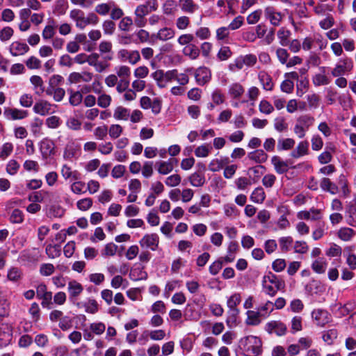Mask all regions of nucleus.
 Masks as SVG:
<instances>
[{
  "label": "nucleus",
  "mask_w": 356,
  "mask_h": 356,
  "mask_svg": "<svg viewBox=\"0 0 356 356\" xmlns=\"http://www.w3.org/2000/svg\"><path fill=\"white\" fill-rule=\"evenodd\" d=\"M70 18L74 22L76 27L80 30L85 29L89 25L95 26L99 22V17L95 13H86L79 8L70 10Z\"/></svg>",
  "instance_id": "nucleus-1"
},
{
  "label": "nucleus",
  "mask_w": 356,
  "mask_h": 356,
  "mask_svg": "<svg viewBox=\"0 0 356 356\" xmlns=\"http://www.w3.org/2000/svg\"><path fill=\"white\" fill-rule=\"evenodd\" d=\"M248 356H257L261 352V341L255 336L249 335L240 341Z\"/></svg>",
  "instance_id": "nucleus-2"
},
{
  "label": "nucleus",
  "mask_w": 356,
  "mask_h": 356,
  "mask_svg": "<svg viewBox=\"0 0 356 356\" xmlns=\"http://www.w3.org/2000/svg\"><path fill=\"white\" fill-rule=\"evenodd\" d=\"M314 118L307 114L299 116L296 119L293 127L294 134L299 138H305L309 128L314 124Z\"/></svg>",
  "instance_id": "nucleus-3"
},
{
  "label": "nucleus",
  "mask_w": 356,
  "mask_h": 356,
  "mask_svg": "<svg viewBox=\"0 0 356 356\" xmlns=\"http://www.w3.org/2000/svg\"><path fill=\"white\" fill-rule=\"evenodd\" d=\"M113 59L111 54L104 55L102 60H100V55L97 53H92L88 56V63L92 66L96 72H103L109 67L108 62Z\"/></svg>",
  "instance_id": "nucleus-4"
},
{
  "label": "nucleus",
  "mask_w": 356,
  "mask_h": 356,
  "mask_svg": "<svg viewBox=\"0 0 356 356\" xmlns=\"http://www.w3.org/2000/svg\"><path fill=\"white\" fill-rule=\"evenodd\" d=\"M283 283L279 278L272 274L269 273L265 275L263 279V286L265 292L270 296H274L277 291L283 288Z\"/></svg>",
  "instance_id": "nucleus-5"
},
{
  "label": "nucleus",
  "mask_w": 356,
  "mask_h": 356,
  "mask_svg": "<svg viewBox=\"0 0 356 356\" xmlns=\"http://www.w3.org/2000/svg\"><path fill=\"white\" fill-rule=\"evenodd\" d=\"M353 68V62L350 58L343 56L340 58L331 72L334 77L343 76L350 72Z\"/></svg>",
  "instance_id": "nucleus-6"
},
{
  "label": "nucleus",
  "mask_w": 356,
  "mask_h": 356,
  "mask_svg": "<svg viewBox=\"0 0 356 356\" xmlns=\"http://www.w3.org/2000/svg\"><path fill=\"white\" fill-rule=\"evenodd\" d=\"M80 154V145L72 140L68 141L63 150V159L66 161H72L73 159L79 158Z\"/></svg>",
  "instance_id": "nucleus-7"
},
{
  "label": "nucleus",
  "mask_w": 356,
  "mask_h": 356,
  "mask_svg": "<svg viewBox=\"0 0 356 356\" xmlns=\"http://www.w3.org/2000/svg\"><path fill=\"white\" fill-rule=\"evenodd\" d=\"M139 244L143 248H147L152 251H155L159 247V236L156 233L146 234L140 240Z\"/></svg>",
  "instance_id": "nucleus-8"
},
{
  "label": "nucleus",
  "mask_w": 356,
  "mask_h": 356,
  "mask_svg": "<svg viewBox=\"0 0 356 356\" xmlns=\"http://www.w3.org/2000/svg\"><path fill=\"white\" fill-rule=\"evenodd\" d=\"M265 330L269 333H275L277 336H284L287 332V326L281 321H271L265 325Z\"/></svg>",
  "instance_id": "nucleus-9"
},
{
  "label": "nucleus",
  "mask_w": 356,
  "mask_h": 356,
  "mask_svg": "<svg viewBox=\"0 0 356 356\" xmlns=\"http://www.w3.org/2000/svg\"><path fill=\"white\" fill-rule=\"evenodd\" d=\"M118 58L122 62H129L131 65H135L140 60V55L138 50L120 49L118 52Z\"/></svg>",
  "instance_id": "nucleus-10"
},
{
  "label": "nucleus",
  "mask_w": 356,
  "mask_h": 356,
  "mask_svg": "<svg viewBox=\"0 0 356 356\" xmlns=\"http://www.w3.org/2000/svg\"><path fill=\"white\" fill-rule=\"evenodd\" d=\"M312 318L316 325L319 327H324L331 321V315L325 309H316L312 312Z\"/></svg>",
  "instance_id": "nucleus-11"
},
{
  "label": "nucleus",
  "mask_w": 356,
  "mask_h": 356,
  "mask_svg": "<svg viewBox=\"0 0 356 356\" xmlns=\"http://www.w3.org/2000/svg\"><path fill=\"white\" fill-rule=\"evenodd\" d=\"M297 218L300 220L317 221L323 218V213L321 209L311 208L309 210H303L297 213Z\"/></svg>",
  "instance_id": "nucleus-12"
},
{
  "label": "nucleus",
  "mask_w": 356,
  "mask_h": 356,
  "mask_svg": "<svg viewBox=\"0 0 356 356\" xmlns=\"http://www.w3.org/2000/svg\"><path fill=\"white\" fill-rule=\"evenodd\" d=\"M29 111L17 108H5L3 111L4 117L8 120H20L29 116Z\"/></svg>",
  "instance_id": "nucleus-13"
},
{
  "label": "nucleus",
  "mask_w": 356,
  "mask_h": 356,
  "mask_svg": "<svg viewBox=\"0 0 356 356\" xmlns=\"http://www.w3.org/2000/svg\"><path fill=\"white\" fill-rule=\"evenodd\" d=\"M67 291L70 300L74 303L78 297L83 293V285L76 280H71L67 284Z\"/></svg>",
  "instance_id": "nucleus-14"
},
{
  "label": "nucleus",
  "mask_w": 356,
  "mask_h": 356,
  "mask_svg": "<svg viewBox=\"0 0 356 356\" xmlns=\"http://www.w3.org/2000/svg\"><path fill=\"white\" fill-rule=\"evenodd\" d=\"M264 15L265 17L270 21V24L275 26L280 25L283 17L281 13L277 11L273 6H267L265 8Z\"/></svg>",
  "instance_id": "nucleus-15"
},
{
  "label": "nucleus",
  "mask_w": 356,
  "mask_h": 356,
  "mask_svg": "<svg viewBox=\"0 0 356 356\" xmlns=\"http://www.w3.org/2000/svg\"><path fill=\"white\" fill-rule=\"evenodd\" d=\"M29 45L23 42L17 40L13 42L9 47V51L13 56H23L29 51Z\"/></svg>",
  "instance_id": "nucleus-16"
},
{
  "label": "nucleus",
  "mask_w": 356,
  "mask_h": 356,
  "mask_svg": "<svg viewBox=\"0 0 356 356\" xmlns=\"http://www.w3.org/2000/svg\"><path fill=\"white\" fill-rule=\"evenodd\" d=\"M195 78L198 85L204 86L211 80V70L206 67H200L195 72Z\"/></svg>",
  "instance_id": "nucleus-17"
},
{
  "label": "nucleus",
  "mask_w": 356,
  "mask_h": 356,
  "mask_svg": "<svg viewBox=\"0 0 356 356\" xmlns=\"http://www.w3.org/2000/svg\"><path fill=\"white\" fill-rule=\"evenodd\" d=\"M40 151L44 159L49 157L54 153L55 145L52 140L45 138H43L40 144Z\"/></svg>",
  "instance_id": "nucleus-18"
},
{
  "label": "nucleus",
  "mask_w": 356,
  "mask_h": 356,
  "mask_svg": "<svg viewBox=\"0 0 356 356\" xmlns=\"http://www.w3.org/2000/svg\"><path fill=\"white\" fill-rule=\"evenodd\" d=\"M320 72L312 76V83L315 86H327L330 83L331 79L326 74V67H321Z\"/></svg>",
  "instance_id": "nucleus-19"
},
{
  "label": "nucleus",
  "mask_w": 356,
  "mask_h": 356,
  "mask_svg": "<svg viewBox=\"0 0 356 356\" xmlns=\"http://www.w3.org/2000/svg\"><path fill=\"white\" fill-rule=\"evenodd\" d=\"M33 110L35 113L40 115H46L54 112L53 105L42 99L34 104Z\"/></svg>",
  "instance_id": "nucleus-20"
},
{
  "label": "nucleus",
  "mask_w": 356,
  "mask_h": 356,
  "mask_svg": "<svg viewBox=\"0 0 356 356\" xmlns=\"http://www.w3.org/2000/svg\"><path fill=\"white\" fill-rule=\"evenodd\" d=\"M271 163L274 167L275 172L278 174L286 173L289 169L287 161L282 160L279 156H273L271 158Z\"/></svg>",
  "instance_id": "nucleus-21"
},
{
  "label": "nucleus",
  "mask_w": 356,
  "mask_h": 356,
  "mask_svg": "<svg viewBox=\"0 0 356 356\" xmlns=\"http://www.w3.org/2000/svg\"><path fill=\"white\" fill-rule=\"evenodd\" d=\"M78 308H84L86 313L96 314L99 310V305L94 299H88L86 302H78L75 303Z\"/></svg>",
  "instance_id": "nucleus-22"
},
{
  "label": "nucleus",
  "mask_w": 356,
  "mask_h": 356,
  "mask_svg": "<svg viewBox=\"0 0 356 356\" xmlns=\"http://www.w3.org/2000/svg\"><path fill=\"white\" fill-rule=\"evenodd\" d=\"M12 339V330L8 325L0 326V348L8 345Z\"/></svg>",
  "instance_id": "nucleus-23"
},
{
  "label": "nucleus",
  "mask_w": 356,
  "mask_h": 356,
  "mask_svg": "<svg viewBox=\"0 0 356 356\" xmlns=\"http://www.w3.org/2000/svg\"><path fill=\"white\" fill-rule=\"evenodd\" d=\"M60 174L65 180H79L80 177L79 172L76 170H73L67 164L61 166Z\"/></svg>",
  "instance_id": "nucleus-24"
},
{
  "label": "nucleus",
  "mask_w": 356,
  "mask_h": 356,
  "mask_svg": "<svg viewBox=\"0 0 356 356\" xmlns=\"http://www.w3.org/2000/svg\"><path fill=\"white\" fill-rule=\"evenodd\" d=\"M309 154V143L300 141L296 147L291 152V156L293 159H298Z\"/></svg>",
  "instance_id": "nucleus-25"
},
{
  "label": "nucleus",
  "mask_w": 356,
  "mask_h": 356,
  "mask_svg": "<svg viewBox=\"0 0 356 356\" xmlns=\"http://www.w3.org/2000/svg\"><path fill=\"white\" fill-rule=\"evenodd\" d=\"M268 154L261 149H257L248 154V158L256 163H262L267 161Z\"/></svg>",
  "instance_id": "nucleus-26"
},
{
  "label": "nucleus",
  "mask_w": 356,
  "mask_h": 356,
  "mask_svg": "<svg viewBox=\"0 0 356 356\" xmlns=\"http://www.w3.org/2000/svg\"><path fill=\"white\" fill-rule=\"evenodd\" d=\"M337 235L341 241L348 242L353 240L356 235V232L352 228L342 227L337 231Z\"/></svg>",
  "instance_id": "nucleus-27"
},
{
  "label": "nucleus",
  "mask_w": 356,
  "mask_h": 356,
  "mask_svg": "<svg viewBox=\"0 0 356 356\" xmlns=\"http://www.w3.org/2000/svg\"><path fill=\"white\" fill-rule=\"evenodd\" d=\"M56 22L54 19H49L47 25L42 31V36L44 40L54 38L56 34Z\"/></svg>",
  "instance_id": "nucleus-28"
},
{
  "label": "nucleus",
  "mask_w": 356,
  "mask_h": 356,
  "mask_svg": "<svg viewBox=\"0 0 356 356\" xmlns=\"http://www.w3.org/2000/svg\"><path fill=\"white\" fill-rule=\"evenodd\" d=\"M245 92L244 87L239 83H232L228 88V95L236 99H240Z\"/></svg>",
  "instance_id": "nucleus-29"
},
{
  "label": "nucleus",
  "mask_w": 356,
  "mask_h": 356,
  "mask_svg": "<svg viewBox=\"0 0 356 356\" xmlns=\"http://www.w3.org/2000/svg\"><path fill=\"white\" fill-rule=\"evenodd\" d=\"M175 35L174 29L169 27H163L159 30L156 34L154 35L157 40L166 41L173 38Z\"/></svg>",
  "instance_id": "nucleus-30"
},
{
  "label": "nucleus",
  "mask_w": 356,
  "mask_h": 356,
  "mask_svg": "<svg viewBox=\"0 0 356 356\" xmlns=\"http://www.w3.org/2000/svg\"><path fill=\"white\" fill-rule=\"evenodd\" d=\"M311 267L316 273L323 274L327 269V263L325 258L319 257L312 262Z\"/></svg>",
  "instance_id": "nucleus-31"
},
{
  "label": "nucleus",
  "mask_w": 356,
  "mask_h": 356,
  "mask_svg": "<svg viewBox=\"0 0 356 356\" xmlns=\"http://www.w3.org/2000/svg\"><path fill=\"white\" fill-rule=\"evenodd\" d=\"M30 82L33 86V90L36 95H40L44 92V81L40 76L33 75L31 76Z\"/></svg>",
  "instance_id": "nucleus-32"
},
{
  "label": "nucleus",
  "mask_w": 356,
  "mask_h": 356,
  "mask_svg": "<svg viewBox=\"0 0 356 356\" xmlns=\"http://www.w3.org/2000/svg\"><path fill=\"white\" fill-rule=\"evenodd\" d=\"M259 79L264 90L270 91L273 89L274 83L272 78L266 72H260L259 73Z\"/></svg>",
  "instance_id": "nucleus-33"
},
{
  "label": "nucleus",
  "mask_w": 356,
  "mask_h": 356,
  "mask_svg": "<svg viewBox=\"0 0 356 356\" xmlns=\"http://www.w3.org/2000/svg\"><path fill=\"white\" fill-rule=\"evenodd\" d=\"M295 140L291 138H280L277 141V151H288L291 149L295 145Z\"/></svg>",
  "instance_id": "nucleus-34"
},
{
  "label": "nucleus",
  "mask_w": 356,
  "mask_h": 356,
  "mask_svg": "<svg viewBox=\"0 0 356 356\" xmlns=\"http://www.w3.org/2000/svg\"><path fill=\"white\" fill-rule=\"evenodd\" d=\"M247 318L245 323L248 325L256 326L260 324L261 315L257 312L248 310L246 312Z\"/></svg>",
  "instance_id": "nucleus-35"
},
{
  "label": "nucleus",
  "mask_w": 356,
  "mask_h": 356,
  "mask_svg": "<svg viewBox=\"0 0 356 356\" xmlns=\"http://www.w3.org/2000/svg\"><path fill=\"white\" fill-rule=\"evenodd\" d=\"M305 104L302 102H299L296 99H291L286 103V111L289 113H293L298 110L302 111L305 109Z\"/></svg>",
  "instance_id": "nucleus-36"
},
{
  "label": "nucleus",
  "mask_w": 356,
  "mask_h": 356,
  "mask_svg": "<svg viewBox=\"0 0 356 356\" xmlns=\"http://www.w3.org/2000/svg\"><path fill=\"white\" fill-rule=\"evenodd\" d=\"M182 53L191 59L195 60L200 55V49L195 44H191L184 47Z\"/></svg>",
  "instance_id": "nucleus-37"
},
{
  "label": "nucleus",
  "mask_w": 356,
  "mask_h": 356,
  "mask_svg": "<svg viewBox=\"0 0 356 356\" xmlns=\"http://www.w3.org/2000/svg\"><path fill=\"white\" fill-rule=\"evenodd\" d=\"M250 199L257 204H262L266 199V193L262 187H257L252 192Z\"/></svg>",
  "instance_id": "nucleus-38"
},
{
  "label": "nucleus",
  "mask_w": 356,
  "mask_h": 356,
  "mask_svg": "<svg viewBox=\"0 0 356 356\" xmlns=\"http://www.w3.org/2000/svg\"><path fill=\"white\" fill-rule=\"evenodd\" d=\"M327 227L325 222L318 223L314 229L312 237L314 241H318L322 238L327 233Z\"/></svg>",
  "instance_id": "nucleus-39"
},
{
  "label": "nucleus",
  "mask_w": 356,
  "mask_h": 356,
  "mask_svg": "<svg viewBox=\"0 0 356 356\" xmlns=\"http://www.w3.org/2000/svg\"><path fill=\"white\" fill-rule=\"evenodd\" d=\"M239 310L229 309L227 316L226 318V324L229 327H234L238 324V314Z\"/></svg>",
  "instance_id": "nucleus-40"
},
{
  "label": "nucleus",
  "mask_w": 356,
  "mask_h": 356,
  "mask_svg": "<svg viewBox=\"0 0 356 356\" xmlns=\"http://www.w3.org/2000/svg\"><path fill=\"white\" fill-rule=\"evenodd\" d=\"M68 8V3L66 0H56L53 5V13L58 15L65 14Z\"/></svg>",
  "instance_id": "nucleus-41"
},
{
  "label": "nucleus",
  "mask_w": 356,
  "mask_h": 356,
  "mask_svg": "<svg viewBox=\"0 0 356 356\" xmlns=\"http://www.w3.org/2000/svg\"><path fill=\"white\" fill-rule=\"evenodd\" d=\"M188 180L191 186L201 187L205 183V177L202 174L194 172L188 177Z\"/></svg>",
  "instance_id": "nucleus-42"
},
{
  "label": "nucleus",
  "mask_w": 356,
  "mask_h": 356,
  "mask_svg": "<svg viewBox=\"0 0 356 356\" xmlns=\"http://www.w3.org/2000/svg\"><path fill=\"white\" fill-rule=\"evenodd\" d=\"M182 11L188 13H193L198 9V6L193 0H179Z\"/></svg>",
  "instance_id": "nucleus-43"
},
{
  "label": "nucleus",
  "mask_w": 356,
  "mask_h": 356,
  "mask_svg": "<svg viewBox=\"0 0 356 356\" xmlns=\"http://www.w3.org/2000/svg\"><path fill=\"white\" fill-rule=\"evenodd\" d=\"M241 302V296L239 293H234L227 298V306L229 309L239 310L238 305Z\"/></svg>",
  "instance_id": "nucleus-44"
},
{
  "label": "nucleus",
  "mask_w": 356,
  "mask_h": 356,
  "mask_svg": "<svg viewBox=\"0 0 356 356\" xmlns=\"http://www.w3.org/2000/svg\"><path fill=\"white\" fill-rule=\"evenodd\" d=\"M23 277L21 269L17 267H12L8 270L7 278L13 282H19Z\"/></svg>",
  "instance_id": "nucleus-45"
},
{
  "label": "nucleus",
  "mask_w": 356,
  "mask_h": 356,
  "mask_svg": "<svg viewBox=\"0 0 356 356\" xmlns=\"http://www.w3.org/2000/svg\"><path fill=\"white\" fill-rule=\"evenodd\" d=\"M157 171L161 175H168L173 170L174 166L170 161H159L156 163Z\"/></svg>",
  "instance_id": "nucleus-46"
},
{
  "label": "nucleus",
  "mask_w": 356,
  "mask_h": 356,
  "mask_svg": "<svg viewBox=\"0 0 356 356\" xmlns=\"http://www.w3.org/2000/svg\"><path fill=\"white\" fill-rule=\"evenodd\" d=\"M211 150L212 147L210 145L202 144L195 149L194 153L198 158H205L210 154Z\"/></svg>",
  "instance_id": "nucleus-47"
},
{
  "label": "nucleus",
  "mask_w": 356,
  "mask_h": 356,
  "mask_svg": "<svg viewBox=\"0 0 356 356\" xmlns=\"http://www.w3.org/2000/svg\"><path fill=\"white\" fill-rule=\"evenodd\" d=\"M130 116V111L123 106H118L113 112V117L118 120H127Z\"/></svg>",
  "instance_id": "nucleus-48"
},
{
  "label": "nucleus",
  "mask_w": 356,
  "mask_h": 356,
  "mask_svg": "<svg viewBox=\"0 0 356 356\" xmlns=\"http://www.w3.org/2000/svg\"><path fill=\"white\" fill-rule=\"evenodd\" d=\"M278 241L280 250L283 252H289L291 249L293 243V239L290 236L280 237Z\"/></svg>",
  "instance_id": "nucleus-49"
},
{
  "label": "nucleus",
  "mask_w": 356,
  "mask_h": 356,
  "mask_svg": "<svg viewBox=\"0 0 356 356\" xmlns=\"http://www.w3.org/2000/svg\"><path fill=\"white\" fill-rule=\"evenodd\" d=\"M290 35L291 31H289L288 29L283 27L279 29V31H277V38L281 46H288Z\"/></svg>",
  "instance_id": "nucleus-50"
},
{
  "label": "nucleus",
  "mask_w": 356,
  "mask_h": 356,
  "mask_svg": "<svg viewBox=\"0 0 356 356\" xmlns=\"http://www.w3.org/2000/svg\"><path fill=\"white\" fill-rule=\"evenodd\" d=\"M230 29L228 26H221L216 31V38L218 41L228 42L229 38Z\"/></svg>",
  "instance_id": "nucleus-51"
},
{
  "label": "nucleus",
  "mask_w": 356,
  "mask_h": 356,
  "mask_svg": "<svg viewBox=\"0 0 356 356\" xmlns=\"http://www.w3.org/2000/svg\"><path fill=\"white\" fill-rule=\"evenodd\" d=\"M118 78H120V80L127 79L129 80V77L131 76V69L127 65H119L117 66L115 69Z\"/></svg>",
  "instance_id": "nucleus-52"
},
{
  "label": "nucleus",
  "mask_w": 356,
  "mask_h": 356,
  "mask_svg": "<svg viewBox=\"0 0 356 356\" xmlns=\"http://www.w3.org/2000/svg\"><path fill=\"white\" fill-rule=\"evenodd\" d=\"M321 187L323 190L327 191L333 195L338 192V187L328 178L322 179L321 181Z\"/></svg>",
  "instance_id": "nucleus-53"
},
{
  "label": "nucleus",
  "mask_w": 356,
  "mask_h": 356,
  "mask_svg": "<svg viewBox=\"0 0 356 356\" xmlns=\"http://www.w3.org/2000/svg\"><path fill=\"white\" fill-rule=\"evenodd\" d=\"M130 278L134 281L145 280L147 278V273L142 268H135L130 273Z\"/></svg>",
  "instance_id": "nucleus-54"
},
{
  "label": "nucleus",
  "mask_w": 356,
  "mask_h": 356,
  "mask_svg": "<svg viewBox=\"0 0 356 356\" xmlns=\"http://www.w3.org/2000/svg\"><path fill=\"white\" fill-rule=\"evenodd\" d=\"M112 2L113 1L97 4L95 8V13L96 15L98 14L101 16L107 15L110 13L111 9L112 8Z\"/></svg>",
  "instance_id": "nucleus-55"
},
{
  "label": "nucleus",
  "mask_w": 356,
  "mask_h": 356,
  "mask_svg": "<svg viewBox=\"0 0 356 356\" xmlns=\"http://www.w3.org/2000/svg\"><path fill=\"white\" fill-rule=\"evenodd\" d=\"M43 125V121L38 118H35L31 123V131L33 136H39L42 134V127Z\"/></svg>",
  "instance_id": "nucleus-56"
},
{
  "label": "nucleus",
  "mask_w": 356,
  "mask_h": 356,
  "mask_svg": "<svg viewBox=\"0 0 356 356\" xmlns=\"http://www.w3.org/2000/svg\"><path fill=\"white\" fill-rule=\"evenodd\" d=\"M273 310V303L270 301H267L265 304L260 306L257 311L261 315L262 318H266L269 316Z\"/></svg>",
  "instance_id": "nucleus-57"
},
{
  "label": "nucleus",
  "mask_w": 356,
  "mask_h": 356,
  "mask_svg": "<svg viewBox=\"0 0 356 356\" xmlns=\"http://www.w3.org/2000/svg\"><path fill=\"white\" fill-rule=\"evenodd\" d=\"M140 172L144 178H150L154 173L153 163L152 161H145L142 165Z\"/></svg>",
  "instance_id": "nucleus-58"
},
{
  "label": "nucleus",
  "mask_w": 356,
  "mask_h": 356,
  "mask_svg": "<svg viewBox=\"0 0 356 356\" xmlns=\"http://www.w3.org/2000/svg\"><path fill=\"white\" fill-rule=\"evenodd\" d=\"M13 151V145L10 142L4 143L0 147V159L2 160L6 159Z\"/></svg>",
  "instance_id": "nucleus-59"
},
{
  "label": "nucleus",
  "mask_w": 356,
  "mask_h": 356,
  "mask_svg": "<svg viewBox=\"0 0 356 356\" xmlns=\"http://www.w3.org/2000/svg\"><path fill=\"white\" fill-rule=\"evenodd\" d=\"M71 186L70 190L71 191L77 195L83 194L86 192V184L83 181L74 180Z\"/></svg>",
  "instance_id": "nucleus-60"
},
{
  "label": "nucleus",
  "mask_w": 356,
  "mask_h": 356,
  "mask_svg": "<svg viewBox=\"0 0 356 356\" xmlns=\"http://www.w3.org/2000/svg\"><path fill=\"white\" fill-rule=\"evenodd\" d=\"M302 330V318L301 316H296L291 321V332L296 333Z\"/></svg>",
  "instance_id": "nucleus-61"
},
{
  "label": "nucleus",
  "mask_w": 356,
  "mask_h": 356,
  "mask_svg": "<svg viewBox=\"0 0 356 356\" xmlns=\"http://www.w3.org/2000/svg\"><path fill=\"white\" fill-rule=\"evenodd\" d=\"M181 177L178 174H173L165 179V184L169 187H176L180 184Z\"/></svg>",
  "instance_id": "nucleus-62"
},
{
  "label": "nucleus",
  "mask_w": 356,
  "mask_h": 356,
  "mask_svg": "<svg viewBox=\"0 0 356 356\" xmlns=\"http://www.w3.org/2000/svg\"><path fill=\"white\" fill-rule=\"evenodd\" d=\"M45 251L47 256L51 259L58 257L60 255V247L58 245H48Z\"/></svg>",
  "instance_id": "nucleus-63"
},
{
  "label": "nucleus",
  "mask_w": 356,
  "mask_h": 356,
  "mask_svg": "<svg viewBox=\"0 0 356 356\" xmlns=\"http://www.w3.org/2000/svg\"><path fill=\"white\" fill-rule=\"evenodd\" d=\"M275 54L279 62L282 65H286L289 58V54L286 49L279 47L275 51Z\"/></svg>",
  "instance_id": "nucleus-64"
}]
</instances>
